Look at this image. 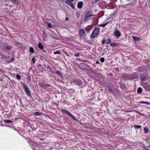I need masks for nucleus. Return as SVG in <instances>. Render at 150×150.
Returning <instances> with one entry per match:
<instances>
[{"label":"nucleus","instance_id":"obj_1","mask_svg":"<svg viewBox=\"0 0 150 150\" xmlns=\"http://www.w3.org/2000/svg\"><path fill=\"white\" fill-rule=\"evenodd\" d=\"M99 29L98 28H95L93 33L91 35V37L92 38H94L96 37L99 33Z\"/></svg>","mask_w":150,"mask_h":150},{"label":"nucleus","instance_id":"obj_2","mask_svg":"<svg viewBox=\"0 0 150 150\" xmlns=\"http://www.w3.org/2000/svg\"><path fill=\"white\" fill-rule=\"evenodd\" d=\"M22 83V84L24 88V89L25 91V92L26 93L27 95L28 96H31L30 91H29V89L28 88V87L27 86V85L23 83Z\"/></svg>","mask_w":150,"mask_h":150},{"label":"nucleus","instance_id":"obj_3","mask_svg":"<svg viewBox=\"0 0 150 150\" xmlns=\"http://www.w3.org/2000/svg\"><path fill=\"white\" fill-rule=\"evenodd\" d=\"M73 82L76 83L78 85L81 86L82 84V83L81 80L74 79L73 80Z\"/></svg>","mask_w":150,"mask_h":150},{"label":"nucleus","instance_id":"obj_4","mask_svg":"<svg viewBox=\"0 0 150 150\" xmlns=\"http://www.w3.org/2000/svg\"><path fill=\"white\" fill-rule=\"evenodd\" d=\"M91 13L92 12L91 11H89L87 12V13L86 14L85 16V20L86 21L87 19L89 17L92 16Z\"/></svg>","mask_w":150,"mask_h":150},{"label":"nucleus","instance_id":"obj_5","mask_svg":"<svg viewBox=\"0 0 150 150\" xmlns=\"http://www.w3.org/2000/svg\"><path fill=\"white\" fill-rule=\"evenodd\" d=\"M115 36L117 37H118L120 36V32L118 30H116L114 32Z\"/></svg>","mask_w":150,"mask_h":150},{"label":"nucleus","instance_id":"obj_6","mask_svg":"<svg viewBox=\"0 0 150 150\" xmlns=\"http://www.w3.org/2000/svg\"><path fill=\"white\" fill-rule=\"evenodd\" d=\"M66 3L69 5L72 8H73V9H74V6L71 1H66Z\"/></svg>","mask_w":150,"mask_h":150},{"label":"nucleus","instance_id":"obj_7","mask_svg":"<svg viewBox=\"0 0 150 150\" xmlns=\"http://www.w3.org/2000/svg\"><path fill=\"white\" fill-rule=\"evenodd\" d=\"M38 69L40 70V71H42L44 69L43 67H42V65L40 64L38 65Z\"/></svg>","mask_w":150,"mask_h":150},{"label":"nucleus","instance_id":"obj_8","mask_svg":"<svg viewBox=\"0 0 150 150\" xmlns=\"http://www.w3.org/2000/svg\"><path fill=\"white\" fill-rule=\"evenodd\" d=\"M83 3L82 2H79L77 4V7L78 8L81 9L82 7Z\"/></svg>","mask_w":150,"mask_h":150},{"label":"nucleus","instance_id":"obj_9","mask_svg":"<svg viewBox=\"0 0 150 150\" xmlns=\"http://www.w3.org/2000/svg\"><path fill=\"white\" fill-rule=\"evenodd\" d=\"M79 33L81 34V36H83L85 34V32L83 29H81L79 30Z\"/></svg>","mask_w":150,"mask_h":150},{"label":"nucleus","instance_id":"obj_10","mask_svg":"<svg viewBox=\"0 0 150 150\" xmlns=\"http://www.w3.org/2000/svg\"><path fill=\"white\" fill-rule=\"evenodd\" d=\"M137 78V76L136 73H133L132 74L131 76V79H136Z\"/></svg>","mask_w":150,"mask_h":150},{"label":"nucleus","instance_id":"obj_11","mask_svg":"<svg viewBox=\"0 0 150 150\" xmlns=\"http://www.w3.org/2000/svg\"><path fill=\"white\" fill-rule=\"evenodd\" d=\"M62 111L63 112H64L66 114H67L68 115L70 116V115L71 114L68 111L64 110H62Z\"/></svg>","mask_w":150,"mask_h":150},{"label":"nucleus","instance_id":"obj_12","mask_svg":"<svg viewBox=\"0 0 150 150\" xmlns=\"http://www.w3.org/2000/svg\"><path fill=\"white\" fill-rule=\"evenodd\" d=\"M38 47L40 49H43L44 48L42 44L40 42H39L38 45Z\"/></svg>","mask_w":150,"mask_h":150},{"label":"nucleus","instance_id":"obj_13","mask_svg":"<svg viewBox=\"0 0 150 150\" xmlns=\"http://www.w3.org/2000/svg\"><path fill=\"white\" fill-rule=\"evenodd\" d=\"M140 78L142 80V81H143L146 80V78L145 77L144 75H141L140 76Z\"/></svg>","mask_w":150,"mask_h":150},{"label":"nucleus","instance_id":"obj_14","mask_svg":"<svg viewBox=\"0 0 150 150\" xmlns=\"http://www.w3.org/2000/svg\"><path fill=\"white\" fill-rule=\"evenodd\" d=\"M104 15V12L103 11H101L100 12L98 15V17H101Z\"/></svg>","mask_w":150,"mask_h":150},{"label":"nucleus","instance_id":"obj_15","mask_svg":"<svg viewBox=\"0 0 150 150\" xmlns=\"http://www.w3.org/2000/svg\"><path fill=\"white\" fill-rule=\"evenodd\" d=\"M144 130L145 133H147L149 131V129L146 127L144 128Z\"/></svg>","mask_w":150,"mask_h":150},{"label":"nucleus","instance_id":"obj_16","mask_svg":"<svg viewBox=\"0 0 150 150\" xmlns=\"http://www.w3.org/2000/svg\"><path fill=\"white\" fill-rule=\"evenodd\" d=\"M132 38H133L134 40L135 41H139L140 39V38L135 37H132Z\"/></svg>","mask_w":150,"mask_h":150},{"label":"nucleus","instance_id":"obj_17","mask_svg":"<svg viewBox=\"0 0 150 150\" xmlns=\"http://www.w3.org/2000/svg\"><path fill=\"white\" fill-rule=\"evenodd\" d=\"M142 89L141 87H139L137 90V93H141L142 92Z\"/></svg>","mask_w":150,"mask_h":150},{"label":"nucleus","instance_id":"obj_18","mask_svg":"<svg viewBox=\"0 0 150 150\" xmlns=\"http://www.w3.org/2000/svg\"><path fill=\"white\" fill-rule=\"evenodd\" d=\"M148 85V84L147 83H143V86L144 88H145V90L146 89V88H147V87Z\"/></svg>","mask_w":150,"mask_h":150},{"label":"nucleus","instance_id":"obj_19","mask_svg":"<svg viewBox=\"0 0 150 150\" xmlns=\"http://www.w3.org/2000/svg\"><path fill=\"white\" fill-rule=\"evenodd\" d=\"M56 73L60 77H62V74L60 71H57L56 72Z\"/></svg>","mask_w":150,"mask_h":150},{"label":"nucleus","instance_id":"obj_20","mask_svg":"<svg viewBox=\"0 0 150 150\" xmlns=\"http://www.w3.org/2000/svg\"><path fill=\"white\" fill-rule=\"evenodd\" d=\"M141 126L140 125H134V127L135 129H139L141 127Z\"/></svg>","mask_w":150,"mask_h":150},{"label":"nucleus","instance_id":"obj_21","mask_svg":"<svg viewBox=\"0 0 150 150\" xmlns=\"http://www.w3.org/2000/svg\"><path fill=\"white\" fill-rule=\"evenodd\" d=\"M29 51L30 52H31L32 53H33L34 52V49L32 47H30V49H29Z\"/></svg>","mask_w":150,"mask_h":150},{"label":"nucleus","instance_id":"obj_22","mask_svg":"<svg viewBox=\"0 0 150 150\" xmlns=\"http://www.w3.org/2000/svg\"><path fill=\"white\" fill-rule=\"evenodd\" d=\"M4 122L5 123H10L12 122V121L9 120H4Z\"/></svg>","mask_w":150,"mask_h":150},{"label":"nucleus","instance_id":"obj_23","mask_svg":"<svg viewBox=\"0 0 150 150\" xmlns=\"http://www.w3.org/2000/svg\"><path fill=\"white\" fill-rule=\"evenodd\" d=\"M60 53H61V52L59 50H57L56 51H55L54 52V54H60Z\"/></svg>","mask_w":150,"mask_h":150},{"label":"nucleus","instance_id":"obj_24","mask_svg":"<svg viewBox=\"0 0 150 150\" xmlns=\"http://www.w3.org/2000/svg\"><path fill=\"white\" fill-rule=\"evenodd\" d=\"M73 120L76 121H77V119L74 117V116H73L71 114L70 115V116Z\"/></svg>","mask_w":150,"mask_h":150},{"label":"nucleus","instance_id":"obj_25","mask_svg":"<svg viewBox=\"0 0 150 150\" xmlns=\"http://www.w3.org/2000/svg\"><path fill=\"white\" fill-rule=\"evenodd\" d=\"M34 114L36 115H41V114L40 112H35Z\"/></svg>","mask_w":150,"mask_h":150},{"label":"nucleus","instance_id":"obj_26","mask_svg":"<svg viewBox=\"0 0 150 150\" xmlns=\"http://www.w3.org/2000/svg\"><path fill=\"white\" fill-rule=\"evenodd\" d=\"M16 78L18 80H20L21 78L20 76L18 74H16Z\"/></svg>","mask_w":150,"mask_h":150},{"label":"nucleus","instance_id":"obj_27","mask_svg":"<svg viewBox=\"0 0 150 150\" xmlns=\"http://www.w3.org/2000/svg\"><path fill=\"white\" fill-rule=\"evenodd\" d=\"M110 45L111 46H116V44L115 43H112L110 44Z\"/></svg>","mask_w":150,"mask_h":150},{"label":"nucleus","instance_id":"obj_28","mask_svg":"<svg viewBox=\"0 0 150 150\" xmlns=\"http://www.w3.org/2000/svg\"><path fill=\"white\" fill-rule=\"evenodd\" d=\"M146 90V91H150V85H148Z\"/></svg>","mask_w":150,"mask_h":150},{"label":"nucleus","instance_id":"obj_29","mask_svg":"<svg viewBox=\"0 0 150 150\" xmlns=\"http://www.w3.org/2000/svg\"><path fill=\"white\" fill-rule=\"evenodd\" d=\"M44 83H41L40 84V86L42 87H43L45 86V84H44Z\"/></svg>","mask_w":150,"mask_h":150},{"label":"nucleus","instance_id":"obj_30","mask_svg":"<svg viewBox=\"0 0 150 150\" xmlns=\"http://www.w3.org/2000/svg\"><path fill=\"white\" fill-rule=\"evenodd\" d=\"M140 103H144L146 105H148L149 104V102H144V101H142L141 102H140Z\"/></svg>","mask_w":150,"mask_h":150},{"label":"nucleus","instance_id":"obj_31","mask_svg":"<svg viewBox=\"0 0 150 150\" xmlns=\"http://www.w3.org/2000/svg\"><path fill=\"white\" fill-rule=\"evenodd\" d=\"M13 2V3L15 4H17L18 2V0H12Z\"/></svg>","mask_w":150,"mask_h":150},{"label":"nucleus","instance_id":"obj_32","mask_svg":"<svg viewBox=\"0 0 150 150\" xmlns=\"http://www.w3.org/2000/svg\"><path fill=\"white\" fill-rule=\"evenodd\" d=\"M109 23V22L106 23H105L102 24L100 25V26L104 27H105L108 23Z\"/></svg>","mask_w":150,"mask_h":150},{"label":"nucleus","instance_id":"obj_33","mask_svg":"<svg viewBox=\"0 0 150 150\" xmlns=\"http://www.w3.org/2000/svg\"><path fill=\"white\" fill-rule=\"evenodd\" d=\"M47 25L50 28H52V25L50 23H48L47 24Z\"/></svg>","mask_w":150,"mask_h":150},{"label":"nucleus","instance_id":"obj_34","mask_svg":"<svg viewBox=\"0 0 150 150\" xmlns=\"http://www.w3.org/2000/svg\"><path fill=\"white\" fill-rule=\"evenodd\" d=\"M111 42V40L110 39H108L106 42V44H108L110 43Z\"/></svg>","mask_w":150,"mask_h":150},{"label":"nucleus","instance_id":"obj_35","mask_svg":"<svg viewBox=\"0 0 150 150\" xmlns=\"http://www.w3.org/2000/svg\"><path fill=\"white\" fill-rule=\"evenodd\" d=\"M105 59L103 57H102L100 59V61L101 62H103L104 61Z\"/></svg>","mask_w":150,"mask_h":150},{"label":"nucleus","instance_id":"obj_36","mask_svg":"<svg viewBox=\"0 0 150 150\" xmlns=\"http://www.w3.org/2000/svg\"><path fill=\"white\" fill-rule=\"evenodd\" d=\"M32 61L33 62V63L35 64V59L34 57H33L32 59Z\"/></svg>","mask_w":150,"mask_h":150},{"label":"nucleus","instance_id":"obj_37","mask_svg":"<svg viewBox=\"0 0 150 150\" xmlns=\"http://www.w3.org/2000/svg\"><path fill=\"white\" fill-rule=\"evenodd\" d=\"M74 55L76 57H79V53L75 54Z\"/></svg>","mask_w":150,"mask_h":150},{"label":"nucleus","instance_id":"obj_38","mask_svg":"<svg viewBox=\"0 0 150 150\" xmlns=\"http://www.w3.org/2000/svg\"><path fill=\"white\" fill-rule=\"evenodd\" d=\"M11 48H12L10 46H8L7 47V49L8 50H10V49H11Z\"/></svg>","mask_w":150,"mask_h":150},{"label":"nucleus","instance_id":"obj_39","mask_svg":"<svg viewBox=\"0 0 150 150\" xmlns=\"http://www.w3.org/2000/svg\"><path fill=\"white\" fill-rule=\"evenodd\" d=\"M109 91L110 93H112V89L110 87H109Z\"/></svg>","mask_w":150,"mask_h":150},{"label":"nucleus","instance_id":"obj_40","mask_svg":"<svg viewBox=\"0 0 150 150\" xmlns=\"http://www.w3.org/2000/svg\"><path fill=\"white\" fill-rule=\"evenodd\" d=\"M50 36L52 37L54 39H55V40H57V38L56 37H54L53 36H52V35H50Z\"/></svg>","mask_w":150,"mask_h":150},{"label":"nucleus","instance_id":"obj_41","mask_svg":"<svg viewBox=\"0 0 150 150\" xmlns=\"http://www.w3.org/2000/svg\"><path fill=\"white\" fill-rule=\"evenodd\" d=\"M45 84V86H49L50 85L49 84L47 83H44Z\"/></svg>","mask_w":150,"mask_h":150},{"label":"nucleus","instance_id":"obj_42","mask_svg":"<svg viewBox=\"0 0 150 150\" xmlns=\"http://www.w3.org/2000/svg\"><path fill=\"white\" fill-rule=\"evenodd\" d=\"M105 40H103L102 41V44H103L105 43Z\"/></svg>","mask_w":150,"mask_h":150},{"label":"nucleus","instance_id":"obj_43","mask_svg":"<svg viewBox=\"0 0 150 150\" xmlns=\"http://www.w3.org/2000/svg\"><path fill=\"white\" fill-rule=\"evenodd\" d=\"M144 146L147 147L149 148H150V144H149L147 146Z\"/></svg>","mask_w":150,"mask_h":150},{"label":"nucleus","instance_id":"obj_44","mask_svg":"<svg viewBox=\"0 0 150 150\" xmlns=\"http://www.w3.org/2000/svg\"><path fill=\"white\" fill-rule=\"evenodd\" d=\"M44 37H45L46 38H47V35L46 33H44Z\"/></svg>","mask_w":150,"mask_h":150},{"label":"nucleus","instance_id":"obj_45","mask_svg":"<svg viewBox=\"0 0 150 150\" xmlns=\"http://www.w3.org/2000/svg\"><path fill=\"white\" fill-rule=\"evenodd\" d=\"M11 62H12L14 61V59L13 58H11Z\"/></svg>","mask_w":150,"mask_h":150},{"label":"nucleus","instance_id":"obj_46","mask_svg":"<svg viewBox=\"0 0 150 150\" xmlns=\"http://www.w3.org/2000/svg\"><path fill=\"white\" fill-rule=\"evenodd\" d=\"M47 69H49V70H51V69L49 66H48L47 67Z\"/></svg>","mask_w":150,"mask_h":150},{"label":"nucleus","instance_id":"obj_47","mask_svg":"<svg viewBox=\"0 0 150 150\" xmlns=\"http://www.w3.org/2000/svg\"><path fill=\"white\" fill-rule=\"evenodd\" d=\"M96 63L97 64L99 63V62L98 61H97L96 62Z\"/></svg>","mask_w":150,"mask_h":150},{"label":"nucleus","instance_id":"obj_48","mask_svg":"<svg viewBox=\"0 0 150 150\" xmlns=\"http://www.w3.org/2000/svg\"><path fill=\"white\" fill-rule=\"evenodd\" d=\"M30 79H30V76H29L28 77V80L30 81Z\"/></svg>","mask_w":150,"mask_h":150},{"label":"nucleus","instance_id":"obj_49","mask_svg":"<svg viewBox=\"0 0 150 150\" xmlns=\"http://www.w3.org/2000/svg\"><path fill=\"white\" fill-rule=\"evenodd\" d=\"M69 20V18L68 17H66V21H68Z\"/></svg>","mask_w":150,"mask_h":150},{"label":"nucleus","instance_id":"obj_50","mask_svg":"<svg viewBox=\"0 0 150 150\" xmlns=\"http://www.w3.org/2000/svg\"><path fill=\"white\" fill-rule=\"evenodd\" d=\"M121 86H123V87H124V86H125V85H124V84H122V85H121Z\"/></svg>","mask_w":150,"mask_h":150},{"label":"nucleus","instance_id":"obj_51","mask_svg":"<svg viewBox=\"0 0 150 150\" xmlns=\"http://www.w3.org/2000/svg\"><path fill=\"white\" fill-rule=\"evenodd\" d=\"M32 67H31L29 69V71L30 70H31V69H32Z\"/></svg>","mask_w":150,"mask_h":150},{"label":"nucleus","instance_id":"obj_52","mask_svg":"<svg viewBox=\"0 0 150 150\" xmlns=\"http://www.w3.org/2000/svg\"><path fill=\"white\" fill-rule=\"evenodd\" d=\"M96 2H97L99 1L100 0H95Z\"/></svg>","mask_w":150,"mask_h":150},{"label":"nucleus","instance_id":"obj_53","mask_svg":"<svg viewBox=\"0 0 150 150\" xmlns=\"http://www.w3.org/2000/svg\"><path fill=\"white\" fill-rule=\"evenodd\" d=\"M9 7H10V8L11 7H12V5H9Z\"/></svg>","mask_w":150,"mask_h":150},{"label":"nucleus","instance_id":"obj_54","mask_svg":"<svg viewBox=\"0 0 150 150\" xmlns=\"http://www.w3.org/2000/svg\"><path fill=\"white\" fill-rule=\"evenodd\" d=\"M43 52H46V51H45V50H43Z\"/></svg>","mask_w":150,"mask_h":150},{"label":"nucleus","instance_id":"obj_55","mask_svg":"<svg viewBox=\"0 0 150 150\" xmlns=\"http://www.w3.org/2000/svg\"><path fill=\"white\" fill-rule=\"evenodd\" d=\"M70 1H73V0H70Z\"/></svg>","mask_w":150,"mask_h":150},{"label":"nucleus","instance_id":"obj_56","mask_svg":"<svg viewBox=\"0 0 150 150\" xmlns=\"http://www.w3.org/2000/svg\"><path fill=\"white\" fill-rule=\"evenodd\" d=\"M146 150H150L149 149H146Z\"/></svg>","mask_w":150,"mask_h":150},{"label":"nucleus","instance_id":"obj_57","mask_svg":"<svg viewBox=\"0 0 150 150\" xmlns=\"http://www.w3.org/2000/svg\"><path fill=\"white\" fill-rule=\"evenodd\" d=\"M2 43V42H0V44H1Z\"/></svg>","mask_w":150,"mask_h":150},{"label":"nucleus","instance_id":"obj_58","mask_svg":"<svg viewBox=\"0 0 150 150\" xmlns=\"http://www.w3.org/2000/svg\"><path fill=\"white\" fill-rule=\"evenodd\" d=\"M148 105H150V103H149V104H148Z\"/></svg>","mask_w":150,"mask_h":150},{"label":"nucleus","instance_id":"obj_59","mask_svg":"<svg viewBox=\"0 0 150 150\" xmlns=\"http://www.w3.org/2000/svg\"><path fill=\"white\" fill-rule=\"evenodd\" d=\"M8 5V4H6V6H7V5Z\"/></svg>","mask_w":150,"mask_h":150}]
</instances>
